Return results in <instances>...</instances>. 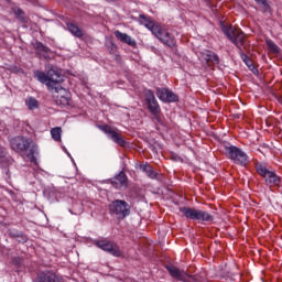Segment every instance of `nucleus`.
<instances>
[{
  "instance_id": "nucleus-1",
  "label": "nucleus",
  "mask_w": 282,
  "mask_h": 282,
  "mask_svg": "<svg viewBox=\"0 0 282 282\" xmlns=\"http://www.w3.org/2000/svg\"><path fill=\"white\" fill-rule=\"evenodd\" d=\"M34 76L39 83L46 85L48 91H52L53 98L59 107H67L69 105V100H72V94L69 90L58 86L61 79V70L54 66H52L47 74L43 70H36Z\"/></svg>"
},
{
  "instance_id": "nucleus-2",
  "label": "nucleus",
  "mask_w": 282,
  "mask_h": 282,
  "mask_svg": "<svg viewBox=\"0 0 282 282\" xmlns=\"http://www.w3.org/2000/svg\"><path fill=\"white\" fill-rule=\"evenodd\" d=\"M10 144L13 151L21 152V151L29 150L30 152L29 154H26V158H29L30 162L35 164V166L39 164L36 162V156H34V154L36 153V151H39V149L36 148V144L32 140L26 139L24 137H15L10 140Z\"/></svg>"
},
{
  "instance_id": "nucleus-3",
  "label": "nucleus",
  "mask_w": 282,
  "mask_h": 282,
  "mask_svg": "<svg viewBox=\"0 0 282 282\" xmlns=\"http://www.w3.org/2000/svg\"><path fill=\"white\" fill-rule=\"evenodd\" d=\"M256 171L260 177L264 180L265 186H280L281 176L276 175L274 171H270L263 163L256 164Z\"/></svg>"
},
{
  "instance_id": "nucleus-4",
  "label": "nucleus",
  "mask_w": 282,
  "mask_h": 282,
  "mask_svg": "<svg viewBox=\"0 0 282 282\" xmlns=\"http://www.w3.org/2000/svg\"><path fill=\"white\" fill-rule=\"evenodd\" d=\"M221 31L224 34L238 47V50H241L246 45V35L241 30L234 28L232 25L228 26L226 24H221Z\"/></svg>"
},
{
  "instance_id": "nucleus-5",
  "label": "nucleus",
  "mask_w": 282,
  "mask_h": 282,
  "mask_svg": "<svg viewBox=\"0 0 282 282\" xmlns=\"http://www.w3.org/2000/svg\"><path fill=\"white\" fill-rule=\"evenodd\" d=\"M226 153L228 159L235 162V164L246 166L250 163L248 154H246V152H243V150H241L240 148H237L235 145L227 147Z\"/></svg>"
},
{
  "instance_id": "nucleus-6",
  "label": "nucleus",
  "mask_w": 282,
  "mask_h": 282,
  "mask_svg": "<svg viewBox=\"0 0 282 282\" xmlns=\"http://www.w3.org/2000/svg\"><path fill=\"white\" fill-rule=\"evenodd\" d=\"M180 210L186 219H193L194 221H213V215L208 212L191 207H181Z\"/></svg>"
},
{
  "instance_id": "nucleus-7",
  "label": "nucleus",
  "mask_w": 282,
  "mask_h": 282,
  "mask_svg": "<svg viewBox=\"0 0 282 282\" xmlns=\"http://www.w3.org/2000/svg\"><path fill=\"white\" fill-rule=\"evenodd\" d=\"M152 34L163 43V45H167V47H175V36L172 35L166 28L159 24V26L153 30Z\"/></svg>"
},
{
  "instance_id": "nucleus-8",
  "label": "nucleus",
  "mask_w": 282,
  "mask_h": 282,
  "mask_svg": "<svg viewBox=\"0 0 282 282\" xmlns=\"http://www.w3.org/2000/svg\"><path fill=\"white\" fill-rule=\"evenodd\" d=\"M110 213L116 215L118 219H124V217H129L131 210L129 204L124 200H115L110 204Z\"/></svg>"
},
{
  "instance_id": "nucleus-9",
  "label": "nucleus",
  "mask_w": 282,
  "mask_h": 282,
  "mask_svg": "<svg viewBox=\"0 0 282 282\" xmlns=\"http://www.w3.org/2000/svg\"><path fill=\"white\" fill-rule=\"evenodd\" d=\"M96 246L97 248H100L105 252H109V254H112L113 257H120V254H122L120 252V247H118V245L111 241L99 240V241H96Z\"/></svg>"
},
{
  "instance_id": "nucleus-10",
  "label": "nucleus",
  "mask_w": 282,
  "mask_h": 282,
  "mask_svg": "<svg viewBox=\"0 0 282 282\" xmlns=\"http://www.w3.org/2000/svg\"><path fill=\"white\" fill-rule=\"evenodd\" d=\"M145 104L152 116H158V113H160V104H158V99H155L153 90L145 91Z\"/></svg>"
},
{
  "instance_id": "nucleus-11",
  "label": "nucleus",
  "mask_w": 282,
  "mask_h": 282,
  "mask_svg": "<svg viewBox=\"0 0 282 282\" xmlns=\"http://www.w3.org/2000/svg\"><path fill=\"white\" fill-rule=\"evenodd\" d=\"M156 96L162 102H177L178 100L177 95L167 88H158Z\"/></svg>"
},
{
  "instance_id": "nucleus-12",
  "label": "nucleus",
  "mask_w": 282,
  "mask_h": 282,
  "mask_svg": "<svg viewBox=\"0 0 282 282\" xmlns=\"http://www.w3.org/2000/svg\"><path fill=\"white\" fill-rule=\"evenodd\" d=\"M101 129L104 132H106L111 141L116 142V144H119V147H124V139H122L120 132L109 126H104Z\"/></svg>"
},
{
  "instance_id": "nucleus-13",
  "label": "nucleus",
  "mask_w": 282,
  "mask_h": 282,
  "mask_svg": "<svg viewBox=\"0 0 282 282\" xmlns=\"http://www.w3.org/2000/svg\"><path fill=\"white\" fill-rule=\"evenodd\" d=\"M166 270L171 276L177 281L191 282V279H193L189 274L180 271V269H177L175 265H167Z\"/></svg>"
},
{
  "instance_id": "nucleus-14",
  "label": "nucleus",
  "mask_w": 282,
  "mask_h": 282,
  "mask_svg": "<svg viewBox=\"0 0 282 282\" xmlns=\"http://www.w3.org/2000/svg\"><path fill=\"white\" fill-rule=\"evenodd\" d=\"M34 282H62L61 276L56 275V273L51 271H44L36 275Z\"/></svg>"
},
{
  "instance_id": "nucleus-15",
  "label": "nucleus",
  "mask_w": 282,
  "mask_h": 282,
  "mask_svg": "<svg viewBox=\"0 0 282 282\" xmlns=\"http://www.w3.org/2000/svg\"><path fill=\"white\" fill-rule=\"evenodd\" d=\"M202 63H212L213 65L219 64V56L210 51H204L199 55Z\"/></svg>"
},
{
  "instance_id": "nucleus-16",
  "label": "nucleus",
  "mask_w": 282,
  "mask_h": 282,
  "mask_svg": "<svg viewBox=\"0 0 282 282\" xmlns=\"http://www.w3.org/2000/svg\"><path fill=\"white\" fill-rule=\"evenodd\" d=\"M115 36L120 41V43H126V45H130V47H135L137 43L131 37V35L127 33H122L120 31H115Z\"/></svg>"
},
{
  "instance_id": "nucleus-17",
  "label": "nucleus",
  "mask_w": 282,
  "mask_h": 282,
  "mask_svg": "<svg viewBox=\"0 0 282 282\" xmlns=\"http://www.w3.org/2000/svg\"><path fill=\"white\" fill-rule=\"evenodd\" d=\"M139 23L141 25H144V28H147L148 30H150L152 34L153 30H155L159 26V24H155V22H153L151 18H147L144 14L139 15Z\"/></svg>"
},
{
  "instance_id": "nucleus-18",
  "label": "nucleus",
  "mask_w": 282,
  "mask_h": 282,
  "mask_svg": "<svg viewBox=\"0 0 282 282\" xmlns=\"http://www.w3.org/2000/svg\"><path fill=\"white\" fill-rule=\"evenodd\" d=\"M112 184L115 188H122V186H127V174H124V172H119V174L113 177Z\"/></svg>"
},
{
  "instance_id": "nucleus-19",
  "label": "nucleus",
  "mask_w": 282,
  "mask_h": 282,
  "mask_svg": "<svg viewBox=\"0 0 282 282\" xmlns=\"http://www.w3.org/2000/svg\"><path fill=\"white\" fill-rule=\"evenodd\" d=\"M62 133H63V130L61 129V127L51 129V135L55 142H61Z\"/></svg>"
},
{
  "instance_id": "nucleus-20",
  "label": "nucleus",
  "mask_w": 282,
  "mask_h": 282,
  "mask_svg": "<svg viewBox=\"0 0 282 282\" xmlns=\"http://www.w3.org/2000/svg\"><path fill=\"white\" fill-rule=\"evenodd\" d=\"M67 29L70 34H73V36H77V39H80V36H83V31H80V29H78V26H76L75 24H67Z\"/></svg>"
},
{
  "instance_id": "nucleus-21",
  "label": "nucleus",
  "mask_w": 282,
  "mask_h": 282,
  "mask_svg": "<svg viewBox=\"0 0 282 282\" xmlns=\"http://www.w3.org/2000/svg\"><path fill=\"white\" fill-rule=\"evenodd\" d=\"M25 105L29 109L33 110V109H39V100H36V98L34 97H29L25 100Z\"/></svg>"
},
{
  "instance_id": "nucleus-22",
  "label": "nucleus",
  "mask_w": 282,
  "mask_h": 282,
  "mask_svg": "<svg viewBox=\"0 0 282 282\" xmlns=\"http://www.w3.org/2000/svg\"><path fill=\"white\" fill-rule=\"evenodd\" d=\"M267 46L269 47L270 52H273V54H279L280 48L279 45L274 43V41L267 39L265 40Z\"/></svg>"
},
{
  "instance_id": "nucleus-23",
  "label": "nucleus",
  "mask_w": 282,
  "mask_h": 282,
  "mask_svg": "<svg viewBox=\"0 0 282 282\" xmlns=\"http://www.w3.org/2000/svg\"><path fill=\"white\" fill-rule=\"evenodd\" d=\"M143 171H144V173H147V175H148V177H150V180H155V177H158V173H155V171H153L152 166L144 165Z\"/></svg>"
},
{
  "instance_id": "nucleus-24",
  "label": "nucleus",
  "mask_w": 282,
  "mask_h": 282,
  "mask_svg": "<svg viewBox=\"0 0 282 282\" xmlns=\"http://www.w3.org/2000/svg\"><path fill=\"white\" fill-rule=\"evenodd\" d=\"M0 162H8V164L12 162V159H10L4 148H0Z\"/></svg>"
},
{
  "instance_id": "nucleus-25",
  "label": "nucleus",
  "mask_w": 282,
  "mask_h": 282,
  "mask_svg": "<svg viewBox=\"0 0 282 282\" xmlns=\"http://www.w3.org/2000/svg\"><path fill=\"white\" fill-rule=\"evenodd\" d=\"M258 6H260L262 12H270V4L268 0H254Z\"/></svg>"
},
{
  "instance_id": "nucleus-26",
  "label": "nucleus",
  "mask_w": 282,
  "mask_h": 282,
  "mask_svg": "<svg viewBox=\"0 0 282 282\" xmlns=\"http://www.w3.org/2000/svg\"><path fill=\"white\" fill-rule=\"evenodd\" d=\"M241 58L243 63L247 65V67H249V69H252L254 67V65L252 64V59L248 55L242 53Z\"/></svg>"
},
{
  "instance_id": "nucleus-27",
  "label": "nucleus",
  "mask_w": 282,
  "mask_h": 282,
  "mask_svg": "<svg viewBox=\"0 0 282 282\" xmlns=\"http://www.w3.org/2000/svg\"><path fill=\"white\" fill-rule=\"evenodd\" d=\"M37 52H43L44 54H50V47L43 45V43L39 42L35 45Z\"/></svg>"
},
{
  "instance_id": "nucleus-28",
  "label": "nucleus",
  "mask_w": 282,
  "mask_h": 282,
  "mask_svg": "<svg viewBox=\"0 0 282 282\" xmlns=\"http://www.w3.org/2000/svg\"><path fill=\"white\" fill-rule=\"evenodd\" d=\"M62 149H63L64 153H66V155H68V158H70L73 164H75L74 159L72 158V154L69 153V151H67V148L62 147Z\"/></svg>"
},
{
  "instance_id": "nucleus-29",
  "label": "nucleus",
  "mask_w": 282,
  "mask_h": 282,
  "mask_svg": "<svg viewBox=\"0 0 282 282\" xmlns=\"http://www.w3.org/2000/svg\"><path fill=\"white\" fill-rule=\"evenodd\" d=\"M13 263L14 265H19V263H21V258H14Z\"/></svg>"
},
{
  "instance_id": "nucleus-30",
  "label": "nucleus",
  "mask_w": 282,
  "mask_h": 282,
  "mask_svg": "<svg viewBox=\"0 0 282 282\" xmlns=\"http://www.w3.org/2000/svg\"><path fill=\"white\" fill-rule=\"evenodd\" d=\"M15 14H18L19 17H21V14H23V11L21 9L15 10Z\"/></svg>"
},
{
  "instance_id": "nucleus-31",
  "label": "nucleus",
  "mask_w": 282,
  "mask_h": 282,
  "mask_svg": "<svg viewBox=\"0 0 282 282\" xmlns=\"http://www.w3.org/2000/svg\"><path fill=\"white\" fill-rule=\"evenodd\" d=\"M107 1H113V0H107Z\"/></svg>"
}]
</instances>
